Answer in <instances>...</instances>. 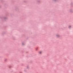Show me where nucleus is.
I'll return each mask as SVG.
<instances>
[{
	"label": "nucleus",
	"mask_w": 73,
	"mask_h": 73,
	"mask_svg": "<svg viewBox=\"0 0 73 73\" xmlns=\"http://www.w3.org/2000/svg\"><path fill=\"white\" fill-rule=\"evenodd\" d=\"M39 54H41V53H42V51H39Z\"/></svg>",
	"instance_id": "1"
},
{
	"label": "nucleus",
	"mask_w": 73,
	"mask_h": 73,
	"mask_svg": "<svg viewBox=\"0 0 73 73\" xmlns=\"http://www.w3.org/2000/svg\"><path fill=\"white\" fill-rule=\"evenodd\" d=\"M71 26H69V28H71Z\"/></svg>",
	"instance_id": "2"
},
{
	"label": "nucleus",
	"mask_w": 73,
	"mask_h": 73,
	"mask_svg": "<svg viewBox=\"0 0 73 73\" xmlns=\"http://www.w3.org/2000/svg\"><path fill=\"white\" fill-rule=\"evenodd\" d=\"M56 37H58V36H59V35H56Z\"/></svg>",
	"instance_id": "3"
}]
</instances>
